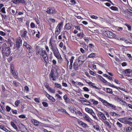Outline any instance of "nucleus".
<instances>
[{"label":"nucleus","instance_id":"obj_1","mask_svg":"<svg viewBox=\"0 0 132 132\" xmlns=\"http://www.w3.org/2000/svg\"><path fill=\"white\" fill-rule=\"evenodd\" d=\"M6 45L4 43L2 45V52L3 56H8L10 54L11 51L10 48L9 47H6Z\"/></svg>","mask_w":132,"mask_h":132},{"label":"nucleus","instance_id":"obj_2","mask_svg":"<svg viewBox=\"0 0 132 132\" xmlns=\"http://www.w3.org/2000/svg\"><path fill=\"white\" fill-rule=\"evenodd\" d=\"M53 52L54 55L57 59L58 62L61 63L63 61V59L59 53L58 49H57Z\"/></svg>","mask_w":132,"mask_h":132},{"label":"nucleus","instance_id":"obj_3","mask_svg":"<svg viewBox=\"0 0 132 132\" xmlns=\"http://www.w3.org/2000/svg\"><path fill=\"white\" fill-rule=\"evenodd\" d=\"M104 33L106 36L110 38H113L116 37V35L114 34L109 31H106Z\"/></svg>","mask_w":132,"mask_h":132},{"label":"nucleus","instance_id":"obj_4","mask_svg":"<svg viewBox=\"0 0 132 132\" xmlns=\"http://www.w3.org/2000/svg\"><path fill=\"white\" fill-rule=\"evenodd\" d=\"M46 12L49 14L52 15L56 12L57 11L54 7H51L47 9Z\"/></svg>","mask_w":132,"mask_h":132},{"label":"nucleus","instance_id":"obj_5","mask_svg":"<svg viewBox=\"0 0 132 132\" xmlns=\"http://www.w3.org/2000/svg\"><path fill=\"white\" fill-rule=\"evenodd\" d=\"M45 53V51L43 50V49L40 47L37 46L36 54L37 55H41Z\"/></svg>","mask_w":132,"mask_h":132},{"label":"nucleus","instance_id":"obj_6","mask_svg":"<svg viewBox=\"0 0 132 132\" xmlns=\"http://www.w3.org/2000/svg\"><path fill=\"white\" fill-rule=\"evenodd\" d=\"M54 43H53L51 41L49 43L50 48L53 52L57 49L56 44L55 42Z\"/></svg>","mask_w":132,"mask_h":132},{"label":"nucleus","instance_id":"obj_7","mask_svg":"<svg viewBox=\"0 0 132 132\" xmlns=\"http://www.w3.org/2000/svg\"><path fill=\"white\" fill-rule=\"evenodd\" d=\"M49 76L50 79H52L54 81H55L56 80V76L54 74V70L53 69L51 70V72L49 74Z\"/></svg>","mask_w":132,"mask_h":132},{"label":"nucleus","instance_id":"obj_8","mask_svg":"<svg viewBox=\"0 0 132 132\" xmlns=\"http://www.w3.org/2000/svg\"><path fill=\"white\" fill-rule=\"evenodd\" d=\"M16 45L17 47V48H19L20 46L22 45V40L21 38L19 37L16 38Z\"/></svg>","mask_w":132,"mask_h":132},{"label":"nucleus","instance_id":"obj_9","mask_svg":"<svg viewBox=\"0 0 132 132\" xmlns=\"http://www.w3.org/2000/svg\"><path fill=\"white\" fill-rule=\"evenodd\" d=\"M98 98L106 106H109L110 103L104 100L101 98L99 97H98Z\"/></svg>","mask_w":132,"mask_h":132},{"label":"nucleus","instance_id":"obj_10","mask_svg":"<svg viewBox=\"0 0 132 132\" xmlns=\"http://www.w3.org/2000/svg\"><path fill=\"white\" fill-rule=\"evenodd\" d=\"M79 63L78 61H76L73 64V68L75 70H77L78 68L81 66V64H79Z\"/></svg>","mask_w":132,"mask_h":132},{"label":"nucleus","instance_id":"obj_11","mask_svg":"<svg viewBox=\"0 0 132 132\" xmlns=\"http://www.w3.org/2000/svg\"><path fill=\"white\" fill-rule=\"evenodd\" d=\"M78 122L79 124L82 127L85 128H86L88 127L87 125L84 123L82 121H81L80 120H78Z\"/></svg>","mask_w":132,"mask_h":132},{"label":"nucleus","instance_id":"obj_12","mask_svg":"<svg viewBox=\"0 0 132 132\" xmlns=\"http://www.w3.org/2000/svg\"><path fill=\"white\" fill-rule=\"evenodd\" d=\"M12 2L15 4L20 3L24 4L26 2L24 0H13Z\"/></svg>","mask_w":132,"mask_h":132},{"label":"nucleus","instance_id":"obj_13","mask_svg":"<svg viewBox=\"0 0 132 132\" xmlns=\"http://www.w3.org/2000/svg\"><path fill=\"white\" fill-rule=\"evenodd\" d=\"M81 102L82 104L85 105H89L90 104V101H88L87 100H82L81 101Z\"/></svg>","mask_w":132,"mask_h":132},{"label":"nucleus","instance_id":"obj_14","mask_svg":"<svg viewBox=\"0 0 132 132\" xmlns=\"http://www.w3.org/2000/svg\"><path fill=\"white\" fill-rule=\"evenodd\" d=\"M17 9L15 7L12 8L11 10V13L12 14L14 15L17 13Z\"/></svg>","mask_w":132,"mask_h":132},{"label":"nucleus","instance_id":"obj_15","mask_svg":"<svg viewBox=\"0 0 132 132\" xmlns=\"http://www.w3.org/2000/svg\"><path fill=\"white\" fill-rule=\"evenodd\" d=\"M72 27V25L70 23L66 24L65 26V28L67 29H70Z\"/></svg>","mask_w":132,"mask_h":132},{"label":"nucleus","instance_id":"obj_16","mask_svg":"<svg viewBox=\"0 0 132 132\" xmlns=\"http://www.w3.org/2000/svg\"><path fill=\"white\" fill-rule=\"evenodd\" d=\"M98 114L101 118H102L104 120H106V117L102 113L98 111Z\"/></svg>","mask_w":132,"mask_h":132},{"label":"nucleus","instance_id":"obj_17","mask_svg":"<svg viewBox=\"0 0 132 132\" xmlns=\"http://www.w3.org/2000/svg\"><path fill=\"white\" fill-rule=\"evenodd\" d=\"M79 43L82 46V47L84 48L85 49L87 50H88V46H86V45L85 42H79Z\"/></svg>","mask_w":132,"mask_h":132},{"label":"nucleus","instance_id":"obj_18","mask_svg":"<svg viewBox=\"0 0 132 132\" xmlns=\"http://www.w3.org/2000/svg\"><path fill=\"white\" fill-rule=\"evenodd\" d=\"M83 117L85 120L87 121L90 122L91 121L89 117L87 114H85L83 116Z\"/></svg>","mask_w":132,"mask_h":132},{"label":"nucleus","instance_id":"obj_19","mask_svg":"<svg viewBox=\"0 0 132 132\" xmlns=\"http://www.w3.org/2000/svg\"><path fill=\"white\" fill-rule=\"evenodd\" d=\"M11 126L15 129L16 130L18 131H19L18 128L15 124L13 122L11 121Z\"/></svg>","mask_w":132,"mask_h":132},{"label":"nucleus","instance_id":"obj_20","mask_svg":"<svg viewBox=\"0 0 132 132\" xmlns=\"http://www.w3.org/2000/svg\"><path fill=\"white\" fill-rule=\"evenodd\" d=\"M130 120L131 121L132 120V118H128L127 119H126V123L129 124L131 126L132 125V122L130 121Z\"/></svg>","mask_w":132,"mask_h":132},{"label":"nucleus","instance_id":"obj_21","mask_svg":"<svg viewBox=\"0 0 132 132\" xmlns=\"http://www.w3.org/2000/svg\"><path fill=\"white\" fill-rule=\"evenodd\" d=\"M90 101L92 102V103L94 105H96L98 103V102L93 99H91L89 100Z\"/></svg>","mask_w":132,"mask_h":132},{"label":"nucleus","instance_id":"obj_22","mask_svg":"<svg viewBox=\"0 0 132 132\" xmlns=\"http://www.w3.org/2000/svg\"><path fill=\"white\" fill-rule=\"evenodd\" d=\"M63 22H61L59 23L57 25V27L56 28L60 29V30L61 28L63 27Z\"/></svg>","mask_w":132,"mask_h":132},{"label":"nucleus","instance_id":"obj_23","mask_svg":"<svg viewBox=\"0 0 132 132\" xmlns=\"http://www.w3.org/2000/svg\"><path fill=\"white\" fill-rule=\"evenodd\" d=\"M88 84L92 86L93 88H94L96 89H99V88L95 86V84L94 83H93L92 82H90L88 83Z\"/></svg>","mask_w":132,"mask_h":132},{"label":"nucleus","instance_id":"obj_24","mask_svg":"<svg viewBox=\"0 0 132 132\" xmlns=\"http://www.w3.org/2000/svg\"><path fill=\"white\" fill-rule=\"evenodd\" d=\"M32 122L34 125L36 126H38L39 124V122L36 120H32Z\"/></svg>","mask_w":132,"mask_h":132},{"label":"nucleus","instance_id":"obj_25","mask_svg":"<svg viewBox=\"0 0 132 132\" xmlns=\"http://www.w3.org/2000/svg\"><path fill=\"white\" fill-rule=\"evenodd\" d=\"M131 72V70L129 69H126L124 71L126 75H129V74L130 72Z\"/></svg>","mask_w":132,"mask_h":132},{"label":"nucleus","instance_id":"obj_26","mask_svg":"<svg viewBox=\"0 0 132 132\" xmlns=\"http://www.w3.org/2000/svg\"><path fill=\"white\" fill-rule=\"evenodd\" d=\"M85 110L86 112L89 113L90 114L93 111L92 109H89L87 108H85Z\"/></svg>","mask_w":132,"mask_h":132},{"label":"nucleus","instance_id":"obj_27","mask_svg":"<svg viewBox=\"0 0 132 132\" xmlns=\"http://www.w3.org/2000/svg\"><path fill=\"white\" fill-rule=\"evenodd\" d=\"M63 98L65 102H68L70 101V99L67 97V95H65L63 96Z\"/></svg>","mask_w":132,"mask_h":132},{"label":"nucleus","instance_id":"obj_28","mask_svg":"<svg viewBox=\"0 0 132 132\" xmlns=\"http://www.w3.org/2000/svg\"><path fill=\"white\" fill-rule=\"evenodd\" d=\"M132 73H131V75H126V76H127V79L129 81L131 80H132Z\"/></svg>","mask_w":132,"mask_h":132},{"label":"nucleus","instance_id":"obj_29","mask_svg":"<svg viewBox=\"0 0 132 132\" xmlns=\"http://www.w3.org/2000/svg\"><path fill=\"white\" fill-rule=\"evenodd\" d=\"M118 120L121 122L126 123V119L125 118H119Z\"/></svg>","mask_w":132,"mask_h":132},{"label":"nucleus","instance_id":"obj_30","mask_svg":"<svg viewBox=\"0 0 132 132\" xmlns=\"http://www.w3.org/2000/svg\"><path fill=\"white\" fill-rule=\"evenodd\" d=\"M58 112H61L63 113H66L68 114H69L67 112L66 110L63 109H59L58 110Z\"/></svg>","mask_w":132,"mask_h":132},{"label":"nucleus","instance_id":"obj_31","mask_svg":"<svg viewBox=\"0 0 132 132\" xmlns=\"http://www.w3.org/2000/svg\"><path fill=\"white\" fill-rule=\"evenodd\" d=\"M0 12H1L3 14H5L6 13L5 8L4 7H3L0 10Z\"/></svg>","mask_w":132,"mask_h":132},{"label":"nucleus","instance_id":"obj_32","mask_svg":"<svg viewBox=\"0 0 132 132\" xmlns=\"http://www.w3.org/2000/svg\"><path fill=\"white\" fill-rule=\"evenodd\" d=\"M104 123L107 125L108 127L109 128H111V125L110 124L109 122L107 121H104Z\"/></svg>","mask_w":132,"mask_h":132},{"label":"nucleus","instance_id":"obj_33","mask_svg":"<svg viewBox=\"0 0 132 132\" xmlns=\"http://www.w3.org/2000/svg\"><path fill=\"white\" fill-rule=\"evenodd\" d=\"M106 89L107 90V92L108 93L110 94L112 93L113 92L112 89H111L109 88H106Z\"/></svg>","mask_w":132,"mask_h":132},{"label":"nucleus","instance_id":"obj_34","mask_svg":"<svg viewBox=\"0 0 132 132\" xmlns=\"http://www.w3.org/2000/svg\"><path fill=\"white\" fill-rule=\"evenodd\" d=\"M0 128L6 132H11V131L6 129L5 127L1 126Z\"/></svg>","mask_w":132,"mask_h":132},{"label":"nucleus","instance_id":"obj_35","mask_svg":"<svg viewBox=\"0 0 132 132\" xmlns=\"http://www.w3.org/2000/svg\"><path fill=\"white\" fill-rule=\"evenodd\" d=\"M93 128H94V129H96L98 131H100V130L99 128V127L97 125H95L93 126Z\"/></svg>","mask_w":132,"mask_h":132},{"label":"nucleus","instance_id":"obj_36","mask_svg":"<svg viewBox=\"0 0 132 132\" xmlns=\"http://www.w3.org/2000/svg\"><path fill=\"white\" fill-rule=\"evenodd\" d=\"M110 114L111 116L114 117L116 116L119 115L118 114L114 112H110Z\"/></svg>","mask_w":132,"mask_h":132},{"label":"nucleus","instance_id":"obj_37","mask_svg":"<svg viewBox=\"0 0 132 132\" xmlns=\"http://www.w3.org/2000/svg\"><path fill=\"white\" fill-rule=\"evenodd\" d=\"M55 86L57 88H59L61 89L62 88L61 85L60 84L55 83Z\"/></svg>","mask_w":132,"mask_h":132},{"label":"nucleus","instance_id":"obj_38","mask_svg":"<svg viewBox=\"0 0 132 132\" xmlns=\"http://www.w3.org/2000/svg\"><path fill=\"white\" fill-rule=\"evenodd\" d=\"M96 55V53H92L88 56V57H92L95 56Z\"/></svg>","mask_w":132,"mask_h":132},{"label":"nucleus","instance_id":"obj_39","mask_svg":"<svg viewBox=\"0 0 132 132\" xmlns=\"http://www.w3.org/2000/svg\"><path fill=\"white\" fill-rule=\"evenodd\" d=\"M27 48L28 50H29V52H31V51L32 50L31 49V46H30L28 44L26 46H25Z\"/></svg>","mask_w":132,"mask_h":132},{"label":"nucleus","instance_id":"obj_40","mask_svg":"<svg viewBox=\"0 0 132 132\" xmlns=\"http://www.w3.org/2000/svg\"><path fill=\"white\" fill-rule=\"evenodd\" d=\"M132 130V127H129L126 128V131L127 132H130Z\"/></svg>","mask_w":132,"mask_h":132},{"label":"nucleus","instance_id":"obj_41","mask_svg":"<svg viewBox=\"0 0 132 132\" xmlns=\"http://www.w3.org/2000/svg\"><path fill=\"white\" fill-rule=\"evenodd\" d=\"M93 117L94 119H97V117L96 116V114L94 112H93L91 114H90Z\"/></svg>","mask_w":132,"mask_h":132},{"label":"nucleus","instance_id":"obj_42","mask_svg":"<svg viewBox=\"0 0 132 132\" xmlns=\"http://www.w3.org/2000/svg\"><path fill=\"white\" fill-rule=\"evenodd\" d=\"M13 85L15 87L19 86V82L15 81H14L13 82Z\"/></svg>","mask_w":132,"mask_h":132},{"label":"nucleus","instance_id":"obj_43","mask_svg":"<svg viewBox=\"0 0 132 132\" xmlns=\"http://www.w3.org/2000/svg\"><path fill=\"white\" fill-rule=\"evenodd\" d=\"M110 8L114 11H117L118 10V8L117 7L114 6H111Z\"/></svg>","mask_w":132,"mask_h":132},{"label":"nucleus","instance_id":"obj_44","mask_svg":"<svg viewBox=\"0 0 132 132\" xmlns=\"http://www.w3.org/2000/svg\"><path fill=\"white\" fill-rule=\"evenodd\" d=\"M14 67L13 65V64H11L10 65V71L11 72H13L14 71Z\"/></svg>","mask_w":132,"mask_h":132},{"label":"nucleus","instance_id":"obj_45","mask_svg":"<svg viewBox=\"0 0 132 132\" xmlns=\"http://www.w3.org/2000/svg\"><path fill=\"white\" fill-rule=\"evenodd\" d=\"M44 60L45 61V62L47 64L48 63H49V61H48V56L45 57V58H43Z\"/></svg>","mask_w":132,"mask_h":132},{"label":"nucleus","instance_id":"obj_46","mask_svg":"<svg viewBox=\"0 0 132 132\" xmlns=\"http://www.w3.org/2000/svg\"><path fill=\"white\" fill-rule=\"evenodd\" d=\"M70 2L72 5H75L76 3L75 1L74 0H71Z\"/></svg>","mask_w":132,"mask_h":132},{"label":"nucleus","instance_id":"obj_47","mask_svg":"<svg viewBox=\"0 0 132 132\" xmlns=\"http://www.w3.org/2000/svg\"><path fill=\"white\" fill-rule=\"evenodd\" d=\"M4 112V110L3 109L2 105L0 104V112L2 113H3Z\"/></svg>","mask_w":132,"mask_h":132},{"label":"nucleus","instance_id":"obj_48","mask_svg":"<svg viewBox=\"0 0 132 132\" xmlns=\"http://www.w3.org/2000/svg\"><path fill=\"white\" fill-rule=\"evenodd\" d=\"M27 33V31H24L22 35L21 36L22 37H24L25 36H26Z\"/></svg>","mask_w":132,"mask_h":132},{"label":"nucleus","instance_id":"obj_49","mask_svg":"<svg viewBox=\"0 0 132 132\" xmlns=\"http://www.w3.org/2000/svg\"><path fill=\"white\" fill-rule=\"evenodd\" d=\"M20 104V101L19 100L16 101L15 103V105L16 106H18L19 104Z\"/></svg>","mask_w":132,"mask_h":132},{"label":"nucleus","instance_id":"obj_50","mask_svg":"<svg viewBox=\"0 0 132 132\" xmlns=\"http://www.w3.org/2000/svg\"><path fill=\"white\" fill-rule=\"evenodd\" d=\"M6 109L7 111L8 112H9L11 110V108L8 106H7L6 107Z\"/></svg>","mask_w":132,"mask_h":132},{"label":"nucleus","instance_id":"obj_51","mask_svg":"<svg viewBox=\"0 0 132 132\" xmlns=\"http://www.w3.org/2000/svg\"><path fill=\"white\" fill-rule=\"evenodd\" d=\"M42 104L43 106L45 107H47L48 106L47 103L45 102H43Z\"/></svg>","mask_w":132,"mask_h":132},{"label":"nucleus","instance_id":"obj_52","mask_svg":"<svg viewBox=\"0 0 132 132\" xmlns=\"http://www.w3.org/2000/svg\"><path fill=\"white\" fill-rule=\"evenodd\" d=\"M42 55L43 58H45L47 56V54L45 51V53H44V54H43L42 55Z\"/></svg>","mask_w":132,"mask_h":132},{"label":"nucleus","instance_id":"obj_53","mask_svg":"<svg viewBox=\"0 0 132 132\" xmlns=\"http://www.w3.org/2000/svg\"><path fill=\"white\" fill-rule=\"evenodd\" d=\"M116 124L119 127H122V124L118 122H117Z\"/></svg>","mask_w":132,"mask_h":132},{"label":"nucleus","instance_id":"obj_54","mask_svg":"<svg viewBox=\"0 0 132 132\" xmlns=\"http://www.w3.org/2000/svg\"><path fill=\"white\" fill-rule=\"evenodd\" d=\"M90 17L92 19H96L98 18V17L97 16L93 15H91Z\"/></svg>","mask_w":132,"mask_h":132},{"label":"nucleus","instance_id":"obj_55","mask_svg":"<svg viewBox=\"0 0 132 132\" xmlns=\"http://www.w3.org/2000/svg\"><path fill=\"white\" fill-rule=\"evenodd\" d=\"M48 99L51 100L53 102H54L55 101V99L51 96H50V97L49 98H48Z\"/></svg>","mask_w":132,"mask_h":132},{"label":"nucleus","instance_id":"obj_56","mask_svg":"<svg viewBox=\"0 0 132 132\" xmlns=\"http://www.w3.org/2000/svg\"><path fill=\"white\" fill-rule=\"evenodd\" d=\"M19 118H22V119H24L26 118V116L24 114H22L20 115L19 116Z\"/></svg>","mask_w":132,"mask_h":132},{"label":"nucleus","instance_id":"obj_57","mask_svg":"<svg viewBox=\"0 0 132 132\" xmlns=\"http://www.w3.org/2000/svg\"><path fill=\"white\" fill-rule=\"evenodd\" d=\"M61 32V30L60 29H59L56 28V30L55 31V32H57L59 33L60 34Z\"/></svg>","mask_w":132,"mask_h":132},{"label":"nucleus","instance_id":"obj_58","mask_svg":"<svg viewBox=\"0 0 132 132\" xmlns=\"http://www.w3.org/2000/svg\"><path fill=\"white\" fill-rule=\"evenodd\" d=\"M11 73H12L13 76L14 78H17V76L16 74V73L15 72H14V71H13V72H11Z\"/></svg>","mask_w":132,"mask_h":132},{"label":"nucleus","instance_id":"obj_59","mask_svg":"<svg viewBox=\"0 0 132 132\" xmlns=\"http://www.w3.org/2000/svg\"><path fill=\"white\" fill-rule=\"evenodd\" d=\"M125 25L127 26V27L128 30L130 31L131 30V26L130 25H128L127 24H126Z\"/></svg>","mask_w":132,"mask_h":132},{"label":"nucleus","instance_id":"obj_60","mask_svg":"<svg viewBox=\"0 0 132 132\" xmlns=\"http://www.w3.org/2000/svg\"><path fill=\"white\" fill-rule=\"evenodd\" d=\"M30 26L32 28H35V24L33 22H32L30 24Z\"/></svg>","mask_w":132,"mask_h":132},{"label":"nucleus","instance_id":"obj_61","mask_svg":"<svg viewBox=\"0 0 132 132\" xmlns=\"http://www.w3.org/2000/svg\"><path fill=\"white\" fill-rule=\"evenodd\" d=\"M8 40L9 43L10 45V46H11L13 44V43L12 42L11 40L10 39H8Z\"/></svg>","mask_w":132,"mask_h":132},{"label":"nucleus","instance_id":"obj_62","mask_svg":"<svg viewBox=\"0 0 132 132\" xmlns=\"http://www.w3.org/2000/svg\"><path fill=\"white\" fill-rule=\"evenodd\" d=\"M74 57L73 56H72L71 57V59L70 60V63H73V60L74 59Z\"/></svg>","mask_w":132,"mask_h":132},{"label":"nucleus","instance_id":"obj_63","mask_svg":"<svg viewBox=\"0 0 132 132\" xmlns=\"http://www.w3.org/2000/svg\"><path fill=\"white\" fill-rule=\"evenodd\" d=\"M90 73L93 76H95V73L93 71L91 70H90L89 71Z\"/></svg>","mask_w":132,"mask_h":132},{"label":"nucleus","instance_id":"obj_64","mask_svg":"<svg viewBox=\"0 0 132 132\" xmlns=\"http://www.w3.org/2000/svg\"><path fill=\"white\" fill-rule=\"evenodd\" d=\"M83 89L86 92H88L89 91V90L88 88L86 87H85L83 88Z\"/></svg>","mask_w":132,"mask_h":132}]
</instances>
